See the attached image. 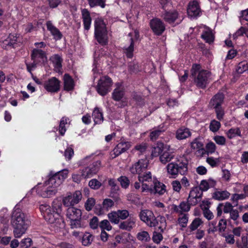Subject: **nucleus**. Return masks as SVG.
I'll list each match as a JSON object with an SVG mask.
<instances>
[{
    "mask_svg": "<svg viewBox=\"0 0 248 248\" xmlns=\"http://www.w3.org/2000/svg\"><path fill=\"white\" fill-rule=\"evenodd\" d=\"M68 170L64 169L55 174H50L48 180L46 181L43 186L37 189V193L43 198H50L57 193V188L67 178Z\"/></svg>",
    "mask_w": 248,
    "mask_h": 248,
    "instance_id": "1",
    "label": "nucleus"
},
{
    "mask_svg": "<svg viewBox=\"0 0 248 248\" xmlns=\"http://www.w3.org/2000/svg\"><path fill=\"white\" fill-rule=\"evenodd\" d=\"M27 222L24 213L18 206H16L11 219V225L14 229L13 233L15 237L20 238L25 233L28 228Z\"/></svg>",
    "mask_w": 248,
    "mask_h": 248,
    "instance_id": "2",
    "label": "nucleus"
},
{
    "mask_svg": "<svg viewBox=\"0 0 248 248\" xmlns=\"http://www.w3.org/2000/svg\"><path fill=\"white\" fill-rule=\"evenodd\" d=\"M39 208L44 219L48 223L52 224L56 230L63 226L64 221L62 216L59 215L52 211L49 205L41 204Z\"/></svg>",
    "mask_w": 248,
    "mask_h": 248,
    "instance_id": "3",
    "label": "nucleus"
},
{
    "mask_svg": "<svg viewBox=\"0 0 248 248\" xmlns=\"http://www.w3.org/2000/svg\"><path fill=\"white\" fill-rule=\"evenodd\" d=\"M187 161L184 158L169 163L166 167L168 174L172 178H176L179 174L185 175L187 171Z\"/></svg>",
    "mask_w": 248,
    "mask_h": 248,
    "instance_id": "4",
    "label": "nucleus"
},
{
    "mask_svg": "<svg viewBox=\"0 0 248 248\" xmlns=\"http://www.w3.org/2000/svg\"><path fill=\"white\" fill-rule=\"evenodd\" d=\"M201 66L199 64H194L192 65L191 72L193 77H194V82L196 85L201 88H204L207 84L208 78L210 73L207 70H201Z\"/></svg>",
    "mask_w": 248,
    "mask_h": 248,
    "instance_id": "5",
    "label": "nucleus"
},
{
    "mask_svg": "<svg viewBox=\"0 0 248 248\" xmlns=\"http://www.w3.org/2000/svg\"><path fill=\"white\" fill-rule=\"evenodd\" d=\"M94 35L98 42L102 45L108 43V34L106 24L101 18L94 21Z\"/></svg>",
    "mask_w": 248,
    "mask_h": 248,
    "instance_id": "6",
    "label": "nucleus"
},
{
    "mask_svg": "<svg viewBox=\"0 0 248 248\" xmlns=\"http://www.w3.org/2000/svg\"><path fill=\"white\" fill-rule=\"evenodd\" d=\"M140 220L150 227H155L158 224L154 213L149 210H142L139 214Z\"/></svg>",
    "mask_w": 248,
    "mask_h": 248,
    "instance_id": "7",
    "label": "nucleus"
},
{
    "mask_svg": "<svg viewBox=\"0 0 248 248\" xmlns=\"http://www.w3.org/2000/svg\"><path fill=\"white\" fill-rule=\"evenodd\" d=\"M82 199L81 192L77 190L73 193H68L62 198V203L65 206L72 207L79 203Z\"/></svg>",
    "mask_w": 248,
    "mask_h": 248,
    "instance_id": "8",
    "label": "nucleus"
},
{
    "mask_svg": "<svg viewBox=\"0 0 248 248\" xmlns=\"http://www.w3.org/2000/svg\"><path fill=\"white\" fill-rule=\"evenodd\" d=\"M128 36L130 37V44L124 47V51L127 58H131L133 56L134 44L140 39L139 32L137 30H134L130 32Z\"/></svg>",
    "mask_w": 248,
    "mask_h": 248,
    "instance_id": "9",
    "label": "nucleus"
},
{
    "mask_svg": "<svg viewBox=\"0 0 248 248\" xmlns=\"http://www.w3.org/2000/svg\"><path fill=\"white\" fill-rule=\"evenodd\" d=\"M101 166V161L98 160L93 162L89 166L84 167L80 170L83 179H87L96 174Z\"/></svg>",
    "mask_w": 248,
    "mask_h": 248,
    "instance_id": "10",
    "label": "nucleus"
},
{
    "mask_svg": "<svg viewBox=\"0 0 248 248\" xmlns=\"http://www.w3.org/2000/svg\"><path fill=\"white\" fill-rule=\"evenodd\" d=\"M112 85V80L107 76L102 77L99 79L96 90L98 93L101 95L104 96L110 91Z\"/></svg>",
    "mask_w": 248,
    "mask_h": 248,
    "instance_id": "11",
    "label": "nucleus"
},
{
    "mask_svg": "<svg viewBox=\"0 0 248 248\" xmlns=\"http://www.w3.org/2000/svg\"><path fill=\"white\" fill-rule=\"evenodd\" d=\"M150 26L153 33L158 36L162 35L166 30L165 23L158 18L151 19Z\"/></svg>",
    "mask_w": 248,
    "mask_h": 248,
    "instance_id": "12",
    "label": "nucleus"
},
{
    "mask_svg": "<svg viewBox=\"0 0 248 248\" xmlns=\"http://www.w3.org/2000/svg\"><path fill=\"white\" fill-rule=\"evenodd\" d=\"M143 190L147 191V193L151 194H159V195L163 194L166 191L165 186L162 183L159 182L157 179H154V183L149 188L146 185L144 186Z\"/></svg>",
    "mask_w": 248,
    "mask_h": 248,
    "instance_id": "13",
    "label": "nucleus"
},
{
    "mask_svg": "<svg viewBox=\"0 0 248 248\" xmlns=\"http://www.w3.org/2000/svg\"><path fill=\"white\" fill-rule=\"evenodd\" d=\"M154 179H156L155 178H152V174L150 171H148L144 174H141L138 176V180L141 184V192L142 193H147V191H144L143 188L144 186H148L149 188L153 184Z\"/></svg>",
    "mask_w": 248,
    "mask_h": 248,
    "instance_id": "14",
    "label": "nucleus"
},
{
    "mask_svg": "<svg viewBox=\"0 0 248 248\" xmlns=\"http://www.w3.org/2000/svg\"><path fill=\"white\" fill-rule=\"evenodd\" d=\"M149 164L147 159H141L133 164L130 168V171L133 174H141L147 168Z\"/></svg>",
    "mask_w": 248,
    "mask_h": 248,
    "instance_id": "15",
    "label": "nucleus"
},
{
    "mask_svg": "<svg viewBox=\"0 0 248 248\" xmlns=\"http://www.w3.org/2000/svg\"><path fill=\"white\" fill-rule=\"evenodd\" d=\"M60 81L55 77H52L46 80L44 85V88L48 92L56 93L60 89Z\"/></svg>",
    "mask_w": 248,
    "mask_h": 248,
    "instance_id": "16",
    "label": "nucleus"
},
{
    "mask_svg": "<svg viewBox=\"0 0 248 248\" xmlns=\"http://www.w3.org/2000/svg\"><path fill=\"white\" fill-rule=\"evenodd\" d=\"M202 192L198 187H193L190 191L188 197V202L191 205H195L201 200Z\"/></svg>",
    "mask_w": 248,
    "mask_h": 248,
    "instance_id": "17",
    "label": "nucleus"
},
{
    "mask_svg": "<svg viewBox=\"0 0 248 248\" xmlns=\"http://www.w3.org/2000/svg\"><path fill=\"white\" fill-rule=\"evenodd\" d=\"M187 13L189 16L195 18L200 16L201 10L199 2L197 0L190 1L187 8Z\"/></svg>",
    "mask_w": 248,
    "mask_h": 248,
    "instance_id": "18",
    "label": "nucleus"
},
{
    "mask_svg": "<svg viewBox=\"0 0 248 248\" xmlns=\"http://www.w3.org/2000/svg\"><path fill=\"white\" fill-rule=\"evenodd\" d=\"M31 57L33 61L38 62L40 64H44L47 60L45 52L37 48L32 50Z\"/></svg>",
    "mask_w": 248,
    "mask_h": 248,
    "instance_id": "19",
    "label": "nucleus"
},
{
    "mask_svg": "<svg viewBox=\"0 0 248 248\" xmlns=\"http://www.w3.org/2000/svg\"><path fill=\"white\" fill-rule=\"evenodd\" d=\"M130 147V144L128 142H121L119 143L114 149L110 152V155L114 158L125 152Z\"/></svg>",
    "mask_w": 248,
    "mask_h": 248,
    "instance_id": "20",
    "label": "nucleus"
},
{
    "mask_svg": "<svg viewBox=\"0 0 248 248\" xmlns=\"http://www.w3.org/2000/svg\"><path fill=\"white\" fill-rule=\"evenodd\" d=\"M20 42L19 35L16 34H10L2 43V47L8 49L10 47H14L15 46Z\"/></svg>",
    "mask_w": 248,
    "mask_h": 248,
    "instance_id": "21",
    "label": "nucleus"
},
{
    "mask_svg": "<svg viewBox=\"0 0 248 248\" xmlns=\"http://www.w3.org/2000/svg\"><path fill=\"white\" fill-rule=\"evenodd\" d=\"M178 13L175 10L167 11H165L162 14L161 17L163 19L169 24L173 23L178 18Z\"/></svg>",
    "mask_w": 248,
    "mask_h": 248,
    "instance_id": "22",
    "label": "nucleus"
},
{
    "mask_svg": "<svg viewBox=\"0 0 248 248\" xmlns=\"http://www.w3.org/2000/svg\"><path fill=\"white\" fill-rule=\"evenodd\" d=\"M200 206L204 217L208 220L212 219L214 215L212 212L209 210L210 202L207 201H203Z\"/></svg>",
    "mask_w": 248,
    "mask_h": 248,
    "instance_id": "23",
    "label": "nucleus"
},
{
    "mask_svg": "<svg viewBox=\"0 0 248 248\" xmlns=\"http://www.w3.org/2000/svg\"><path fill=\"white\" fill-rule=\"evenodd\" d=\"M81 210L74 206L68 207L66 210V216L69 219L81 218Z\"/></svg>",
    "mask_w": 248,
    "mask_h": 248,
    "instance_id": "24",
    "label": "nucleus"
},
{
    "mask_svg": "<svg viewBox=\"0 0 248 248\" xmlns=\"http://www.w3.org/2000/svg\"><path fill=\"white\" fill-rule=\"evenodd\" d=\"M190 205L189 202H182L179 205L172 204V209L176 213L183 214L184 212H187L190 210Z\"/></svg>",
    "mask_w": 248,
    "mask_h": 248,
    "instance_id": "25",
    "label": "nucleus"
},
{
    "mask_svg": "<svg viewBox=\"0 0 248 248\" xmlns=\"http://www.w3.org/2000/svg\"><path fill=\"white\" fill-rule=\"evenodd\" d=\"M170 146L162 142H157L156 146L153 147L151 155L152 157H157L162 154L164 150H169Z\"/></svg>",
    "mask_w": 248,
    "mask_h": 248,
    "instance_id": "26",
    "label": "nucleus"
},
{
    "mask_svg": "<svg viewBox=\"0 0 248 248\" xmlns=\"http://www.w3.org/2000/svg\"><path fill=\"white\" fill-rule=\"evenodd\" d=\"M135 226V218L130 217L126 220L121 222L119 224V228L121 230L130 231Z\"/></svg>",
    "mask_w": 248,
    "mask_h": 248,
    "instance_id": "27",
    "label": "nucleus"
},
{
    "mask_svg": "<svg viewBox=\"0 0 248 248\" xmlns=\"http://www.w3.org/2000/svg\"><path fill=\"white\" fill-rule=\"evenodd\" d=\"M46 25L47 29L50 32L55 40H60L62 38V33L52 24L51 21H47Z\"/></svg>",
    "mask_w": 248,
    "mask_h": 248,
    "instance_id": "28",
    "label": "nucleus"
},
{
    "mask_svg": "<svg viewBox=\"0 0 248 248\" xmlns=\"http://www.w3.org/2000/svg\"><path fill=\"white\" fill-rule=\"evenodd\" d=\"M216 184V181L212 179L203 180L201 182L198 187L202 192L206 191L210 188L214 187Z\"/></svg>",
    "mask_w": 248,
    "mask_h": 248,
    "instance_id": "29",
    "label": "nucleus"
},
{
    "mask_svg": "<svg viewBox=\"0 0 248 248\" xmlns=\"http://www.w3.org/2000/svg\"><path fill=\"white\" fill-rule=\"evenodd\" d=\"M116 88L114 90L112 93V98L115 101L120 100L124 95V89L122 84L120 83L116 84Z\"/></svg>",
    "mask_w": 248,
    "mask_h": 248,
    "instance_id": "30",
    "label": "nucleus"
},
{
    "mask_svg": "<svg viewBox=\"0 0 248 248\" xmlns=\"http://www.w3.org/2000/svg\"><path fill=\"white\" fill-rule=\"evenodd\" d=\"M81 14L84 28L86 30L88 31L90 28L92 22L90 13L88 10L84 9L82 10Z\"/></svg>",
    "mask_w": 248,
    "mask_h": 248,
    "instance_id": "31",
    "label": "nucleus"
},
{
    "mask_svg": "<svg viewBox=\"0 0 248 248\" xmlns=\"http://www.w3.org/2000/svg\"><path fill=\"white\" fill-rule=\"evenodd\" d=\"M201 37L206 43L211 44L214 41V35L212 30L208 27L204 28Z\"/></svg>",
    "mask_w": 248,
    "mask_h": 248,
    "instance_id": "32",
    "label": "nucleus"
},
{
    "mask_svg": "<svg viewBox=\"0 0 248 248\" xmlns=\"http://www.w3.org/2000/svg\"><path fill=\"white\" fill-rule=\"evenodd\" d=\"M92 117L95 124H101L104 121L102 110L97 107L94 108Z\"/></svg>",
    "mask_w": 248,
    "mask_h": 248,
    "instance_id": "33",
    "label": "nucleus"
},
{
    "mask_svg": "<svg viewBox=\"0 0 248 248\" xmlns=\"http://www.w3.org/2000/svg\"><path fill=\"white\" fill-rule=\"evenodd\" d=\"M191 135V132L187 128L181 127L176 132V138L179 140H185L190 137Z\"/></svg>",
    "mask_w": 248,
    "mask_h": 248,
    "instance_id": "34",
    "label": "nucleus"
},
{
    "mask_svg": "<svg viewBox=\"0 0 248 248\" xmlns=\"http://www.w3.org/2000/svg\"><path fill=\"white\" fill-rule=\"evenodd\" d=\"M224 95L222 93H218L213 96L210 104L214 108L220 107L223 102Z\"/></svg>",
    "mask_w": 248,
    "mask_h": 248,
    "instance_id": "35",
    "label": "nucleus"
},
{
    "mask_svg": "<svg viewBox=\"0 0 248 248\" xmlns=\"http://www.w3.org/2000/svg\"><path fill=\"white\" fill-rule=\"evenodd\" d=\"M64 89L67 91L74 89L75 84L72 78L69 75L65 74L63 76Z\"/></svg>",
    "mask_w": 248,
    "mask_h": 248,
    "instance_id": "36",
    "label": "nucleus"
},
{
    "mask_svg": "<svg viewBox=\"0 0 248 248\" xmlns=\"http://www.w3.org/2000/svg\"><path fill=\"white\" fill-rule=\"evenodd\" d=\"M50 61L53 64L54 70L57 72H60L62 68V58L58 54H55L50 58Z\"/></svg>",
    "mask_w": 248,
    "mask_h": 248,
    "instance_id": "37",
    "label": "nucleus"
},
{
    "mask_svg": "<svg viewBox=\"0 0 248 248\" xmlns=\"http://www.w3.org/2000/svg\"><path fill=\"white\" fill-rule=\"evenodd\" d=\"M169 150H164L159 156L160 161L163 164L170 162L174 157L172 153L170 152Z\"/></svg>",
    "mask_w": 248,
    "mask_h": 248,
    "instance_id": "38",
    "label": "nucleus"
},
{
    "mask_svg": "<svg viewBox=\"0 0 248 248\" xmlns=\"http://www.w3.org/2000/svg\"><path fill=\"white\" fill-rule=\"evenodd\" d=\"M114 204L113 200L110 199H105L102 203V206L99 210L97 214L101 215L103 214L105 211H108Z\"/></svg>",
    "mask_w": 248,
    "mask_h": 248,
    "instance_id": "39",
    "label": "nucleus"
},
{
    "mask_svg": "<svg viewBox=\"0 0 248 248\" xmlns=\"http://www.w3.org/2000/svg\"><path fill=\"white\" fill-rule=\"evenodd\" d=\"M230 196V193L227 190L217 191L213 193L212 197L217 201H223L228 199Z\"/></svg>",
    "mask_w": 248,
    "mask_h": 248,
    "instance_id": "40",
    "label": "nucleus"
},
{
    "mask_svg": "<svg viewBox=\"0 0 248 248\" xmlns=\"http://www.w3.org/2000/svg\"><path fill=\"white\" fill-rule=\"evenodd\" d=\"M166 129L164 124L160 125L158 127L155 128L150 133V139L152 140L157 139L159 135H161Z\"/></svg>",
    "mask_w": 248,
    "mask_h": 248,
    "instance_id": "41",
    "label": "nucleus"
},
{
    "mask_svg": "<svg viewBox=\"0 0 248 248\" xmlns=\"http://www.w3.org/2000/svg\"><path fill=\"white\" fill-rule=\"evenodd\" d=\"M202 224L203 221L201 218L199 217L194 218L188 227L189 231H186L187 234H190L192 232L196 230Z\"/></svg>",
    "mask_w": 248,
    "mask_h": 248,
    "instance_id": "42",
    "label": "nucleus"
},
{
    "mask_svg": "<svg viewBox=\"0 0 248 248\" xmlns=\"http://www.w3.org/2000/svg\"><path fill=\"white\" fill-rule=\"evenodd\" d=\"M225 134L229 139H232L237 136L242 137L241 131L239 127L231 128L226 131Z\"/></svg>",
    "mask_w": 248,
    "mask_h": 248,
    "instance_id": "43",
    "label": "nucleus"
},
{
    "mask_svg": "<svg viewBox=\"0 0 248 248\" xmlns=\"http://www.w3.org/2000/svg\"><path fill=\"white\" fill-rule=\"evenodd\" d=\"M52 211L55 213L61 216L62 213V204L60 200L56 199L52 203Z\"/></svg>",
    "mask_w": 248,
    "mask_h": 248,
    "instance_id": "44",
    "label": "nucleus"
},
{
    "mask_svg": "<svg viewBox=\"0 0 248 248\" xmlns=\"http://www.w3.org/2000/svg\"><path fill=\"white\" fill-rule=\"evenodd\" d=\"M137 238L138 240L142 242H148L150 239V235L147 231H141L137 234Z\"/></svg>",
    "mask_w": 248,
    "mask_h": 248,
    "instance_id": "45",
    "label": "nucleus"
},
{
    "mask_svg": "<svg viewBox=\"0 0 248 248\" xmlns=\"http://www.w3.org/2000/svg\"><path fill=\"white\" fill-rule=\"evenodd\" d=\"M93 239V236L89 232H85L82 236L81 243L84 246H90Z\"/></svg>",
    "mask_w": 248,
    "mask_h": 248,
    "instance_id": "46",
    "label": "nucleus"
},
{
    "mask_svg": "<svg viewBox=\"0 0 248 248\" xmlns=\"http://www.w3.org/2000/svg\"><path fill=\"white\" fill-rule=\"evenodd\" d=\"M188 214H179L178 218V223L182 228H186L188 221Z\"/></svg>",
    "mask_w": 248,
    "mask_h": 248,
    "instance_id": "47",
    "label": "nucleus"
},
{
    "mask_svg": "<svg viewBox=\"0 0 248 248\" xmlns=\"http://www.w3.org/2000/svg\"><path fill=\"white\" fill-rule=\"evenodd\" d=\"M245 35L248 38V29L241 27L233 35V40H236L239 37Z\"/></svg>",
    "mask_w": 248,
    "mask_h": 248,
    "instance_id": "48",
    "label": "nucleus"
},
{
    "mask_svg": "<svg viewBox=\"0 0 248 248\" xmlns=\"http://www.w3.org/2000/svg\"><path fill=\"white\" fill-rule=\"evenodd\" d=\"M68 119L65 117H62L60 121L59 131L62 136H63L66 132V129L65 125L67 124Z\"/></svg>",
    "mask_w": 248,
    "mask_h": 248,
    "instance_id": "49",
    "label": "nucleus"
},
{
    "mask_svg": "<svg viewBox=\"0 0 248 248\" xmlns=\"http://www.w3.org/2000/svg\"><path fill=\"white\" fill-rule=\"evenodd\" d=\"M108 217L112 223L115 224H119L120 219L117 211H113L108 214Z\"/></svg>",
    "mask_w": 248,
    "mask_h": 248,
    "instance_id": "50",
    "label": "nucleus"
},
{
    "mask_svg": "<svg viewBox=\"0 0 248 248\" xmlns=\"http://www.w3.org/2000/svg\"><path fill=\"white\" fill-rule=\"evenodd\" d=\"M248 70V63L243 61L239 62L237 65L236 71L238 73L242 74Z\"/></svg>",
    "mask_w": 248,
    "mask_h": 248,
    "instance_id": "51",
    "label": "nucleus"
},
{
    "mask_svg": "<svg viewBox=\"0 0 248 248\" xmlns=\"http://www.w3.org/2000/svg\"><path fill=\"white\" fill-rule=\"evenodd\" d=\"M118 181L120 182L121 186L125 189L127 188L130 185L129 179L124 176H122L118 178Z\"/></svg>",
    "mask_w": 248,
    "mask_h": 248,
    "instance_id": "52",
    "label": "nucleus"
},
{
    "mask_svg": "<svg viewBox=\"0 0 248 248\" xmlns=\"http://www.w3.org/2000/svg\"><path fill=\"white\" fill-rule=\"evenodd\" d=\"M220 126L221 124L219 122L213 120L210 122L209 128L212 132H216L219 129Z\"/></svg>",
    "mask_w": 248,
    "mask_h": 248,
    "instance_id": "53",
    "label": "nucleus"
},
{
    "mask_svg": "<svg viewBox=\"0 0 248 248\" xmlns=\"http://www.w3.org/2000/svg\"><path fill=\"white\" fill-rule=\"evenodd\" d=\"M99 227L102 230L109 231L112 229V226L108 220L104 219L99 223Z\"/></svg>",
    "mask_w": 248,
    "mask_h": 248,
    "instance_id": "54",
    "label": "nucleus"
},
{
    "mask_svg": "<svg viewBox=\"0 0 248 248\" xmlns=\"http://www.w3.org/2000/svg\"><path fill=\"white\" fill-rule=\"evenodd\" d=\"M205 149L207 153V155H208L209 154H213L215 153L217 146L213 142L210 141L206 144Z\"/></svg>",
    "mask_w": 248,
    "mask_h": 248,
    "instance_id": "55",
    "label": "nucleus"
},
{
    "mask_svg": "<svg viewBox=\"0 0 248 248\" xmlns=\"http://www.w3.org/2000/svg\"><path fill=\"white\" fill-rule=\"evenodd\" d=\"M108 183V185L111 187V191L112 193H116L119 190V186L114 179H109Z\"/></svg>",
    "mask_w": 248,
    "mask_h": 248,
    "instance_id": "56",
    "label": "nucleus"
},
{
    "mask_svg": "<svg viewBox=\"0 0 248 248\" xmlns=\"http://www.w3.org/2000/svg\"><path fill=\"white\" fill-rule=\"evenodd\" d=\"M95 204V200L93 198H90L85 202V209L88 211H91Z\"/></svg>",
    "mask_w": 248,
    "mask_h": 248,
    "instance_id": "57",
    "label": "nucleus"
},
{
    "mask_svg": "<svg viewBox=\"0 0 248 248\" xmlns=\"http://www.w3.org/2000/svg\"><path fill=\"white\" fill-rule=\"evenodd\" d=\"M158 229L160 231V232H163L164 230L166 228V218L163 216H158Z\"/></svg>",
    "mask_w": 248,
    "mask_h": 248,
    "instance_id": "58",
    "label": "nucleus"
},
{
    "mask_svg": "<svg viewBox=\"0 0 248 248\" xmlns=\"http://www.w3.org/2000/svg\"><path fill=\"white\" fill-rule=\"evenodd\" d=\"M191 148L193 150H198L203 146L200 139L195 138L190 143Z\"/></svg>",
    "mask_w": 248,
    "mask_h": 248,
    "instance_id": "59",
    "label": "nucleus"
},
{
    "mask_svg": "<svg viewBox=\"0 0 248 248\" xmlns=\"http://www.w3.org/2000/svg\"><path fill=\"white\" fill-rule=\"evenodd\" d=\"M88 1L91 7L98 5L104 8L105 5L104 0H88Z\"/></svg>",
    "mask_w": 248,
    "mask_h": 248,
    "instance_id": "60",
    "label": "nucleus"
},
{
    "mask_svg": "<svg viewBox=\"0 0 248 248\" xmlns=\"http://www.w3.org/2000/svg\"><path fill=\"white\" fill-rule=\"evenodd\" d=\"M213 140L217 144L221 146L225 145L226 142V138L222 136H215L213 137Z\"/></svg>",
    "mask_w": 248,
    "mask_h": 248,
    "instance_id": "61",
    "label": "nucleus"
},
{
    "mask_svg": "<svg viewBox=\"0 0 248 248\" xmlns=\"http://www.w3.org/2000/svg\"><path fill=\"white\" fill-rule=\"evenodd\" d=\"M89 186L93 189H98L101 186V183L96 179H93L89 182Z\"/></svg>",
    "mask_w": 248,
    "mask_h": 248,
    "instance_id": "62",
    "label": "nucleus"
},
{
    "mask_svg": "<svg viewBox=\"0 0 248 248\" xmlns=\"http://www.w3.org/2000/svg\"><path fill=\"white\" fill-rule=\"evenodd\" d=\"M32 244V240L30 238H26L22 239L20 242L21 248H28Z\"/></svg>",
    "mask_w": 248,
    "mask_h": 248,
    "instance_id": "63",
    "label": "nucleus"
},
{
    "mask_svg": "<svg viewBox=\"0 0 248 248\" xmlns=\"http://www.w3.org/2000/svg\"><path fill=\"white\" fill-rule=\"evenodd\" d=\"M239 248H248V233L246 236H242L241 237V243L237 244Z\"/></svg>",
    "mask_w": 248,
    "mask_h": 248,
    "instance_id": "64",
    "label": "nucleus"
}]
</instances>
